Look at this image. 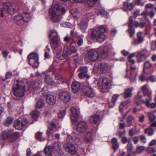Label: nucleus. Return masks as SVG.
I'll use <instances>...</instances> for the list:
<instances>
[{
  "label": "nucleus",
  "mask_w": 156,
  "mask_h": 156,
  "mask_svg": "<svg viewBox=\"0 0 156 156\" xmlns=\"http://www.w3.org/2000/svg\"><path fill=\"white\" fill-rule=\"evenodd\" d=\"M51 20L54 23H57L61 19V15L65 13V9L58 4H56L49 9Z\"/></svg>",
  "instance_id": "1"
},
{
  "label": "nucleus",
  "mask_w": 156,
  "mask_h": 156,
  "mask_svg": "<svg viewBox=\"0 0 156 156\" xmlns=\"http://www.w3.org/2000/svg\"><path fill=\"white\" fill-rule=\"evenodd\" d=\"M145 23L144 22H141L139 23L136 21H133L132 17L130 16L129 19V28L126 31L129 33L131 38L133 37L135 35V29L133 28V27L135 26L136 28L140 27L141 28H143L145 27Z\"/></svg>",
  "instance_id": "2"
},
{
  "label": "nucleus",
  "mask_w": 156,
  "mask_h": 156,
  "mask_svg": "<svg viewBox=\"0 0 156 156\" xmlns=\"http://www.w3.org/2000/svg\"><path fill=\"white\" fill-rule=\"evenodd\" d=\"M105 30V28L103 26L93 30L91 34V38L92 39L96 38L98 42H102L105 39V36L103 33Z\"/></svg>",
  "instance_id": "3"
},
{
  "label": "nucleus",
  "mask_w": 156,
  "mask_h": 156,
  "mask_svg": "<svg viewBox=\"0 0 156 156\" xmlns=\"http://www.w3.org/2000/svg\"><path fill=\"white\" fill-rule=\"evenodd\" d=\"M17 83L16 86L12 89L13 94L16 97L23 96L24 94V91L29 90V89L26 88L24 85L21 84V81L20 84H19L20 82L19 80H17Z\"/></svg>",
  "instance_id": "4"
},
{
  "label": "nucleus",
  "mask_w": 156,
  "mask_h": 156,
  "mask_svg": "<svg viewBox=\"0 0 156 156\" xmlns=\"http://www.w3.org/2000/svg\"><path fill=\"white\" fill-rule=\"evenodd\" d=\"M18 9V7H14L13 5H12L9 2H7L3 4V8L1 9V16L4 17V14L5 13H8L9 14H12L16 12Z\"/></svg>",
  "instance_id": "5"
},
{
  "label": "nucleus",
  "mask_w": 156,
  "mask_h": 156,
  "mask_svg": "<svg viewBox=\"0 0 156 156\" xmlns=\"http://www.w3.org/2000/svg\"><path fill=\"white\" fill-rule=\"evenodd\" d=\"M29 64L34 68H37L38 66V55L35 53H31L27 56Z\"/></svg>",
  "instance_id": "6"
},
{
  "label": "nucleus",
  "mask_w": 156,
  "mask_h": 156,
  "mask_svg": "<svg viewBox=\"0 0 156 156\" xmlns=\"http://www.w3.org/2000/svg\"><path fill=\"white\" fill-rule=\"evenodd\" d=\"M28 123V120L27 118L24 117L21 120L20 119L15 120L13 124L14 127L18 129H22Z\"/></svg>",
  "instance_id": "7"
},
{
  "label": "nucleus",
  "mask_w": 156,
  "mask_h": 156,
  "mask_svg": "<svg viewBox=\"0 0 156 156\" xmlns=\"http://www.w3.org/2000/svg\"><path fill=\"white\" fill-rule=\"evenodd\" d=\"M59 99L64 103L69 102L71 99V96L69 92L67 91H62L59 94Z\"/></svg>",
  "instance_id": "8"
},
{
  "label": "nucleus",
  "mask_w": 156,
  "mask_h": 156,
  "mask_svg": "<svg viewBox=\"0 0 156 156\" xmlns=\"http://www.w3.org/2000/svg\"><path fill=\"white\" fill-rule=\"evenodd\" d=\"M66 151L72 155L75 154L76 151L75 146L71 143H67L64 145Z\"/></svg>",
  "instance_id": "9"
},
{
  "label": "nucleus",
  "mask_w": 156,
  "mask_h": 156,
  "mask_svg": "<svg viewBox=\"0 0 156 156\" xmlns=\"http://www.w3.org/2000/svg\"><path fill=\"white\" fill-rule=\"evenodd\" d=\"M70 110L72 114L70 116V119L72 123L75 124L77 122V119L79 117V112L74 107L71 108Z\"/></svg>",
  "instance_id": "10"
},
{
  "label": "nucleus",
  "mask_w": 156,
  "mask_h": 156,
  "mask_svg": "<svg viewBox=\"0 0 156 156\" xmlns=\"http://www.w3.org/2000/svg\"><path fill=\"white\" fill-rule=\"evenodd\" d=\"M88 58L92 61H96L99 58V54L98 52L94 49L90 50L88 53Z\"/></svg>",
  "instance_id": "11"
},
{
  "label": "nucleus",
  "mask_w": 156,
  "mask_h": 156,
  "mask_svg": "<svg viewBox=\"0 0 156 156\" xmlns=\"http://www.w3.org/2000/svg\"><path fill=\"white\" fill-rule=\"evenodd\" d=\"M87 123L85 121H81L77 124L76 130L79 133H83L87 129Z\"/></svg>",
  "instance_id": "12"
},
{
  "label": "nucleus",
  "mask_w": 156,
  "mask_h": 156,
  "mask_svg": "<svg viewBox=\"0 0 156 156\" xmlns=\"http://www.w3.org/2000/svg\"><path fill=\"white\" fill-rule=\"evenodd\" d=\"M137 39H134L133 41L131 42L132 44L134 45H137L142 43L144 41V35L142 32H139L137 34Z\"/></svg>",
  "instance_id": "13"
},
{
  "label": "nucleus",
  "mask_w": 156,
  "mask_h": 156,
  "mask_svg": "<svg viewBox=\"0 0 156 156\" xmlns=\"http://www.w3.org/2000/svg\"><path fill=\"white\" fill-rule=\"evenodd\" d=\"M108 50V48L105 46L100 47L98 48V52L101 58H104L107 56Z\"/></svg>",
  "instance_id": "14"
},
{
  "label": "nucleus",
  "mask_w": 156,
  "mask_h": 156,
  "mask_svg": "<svg viewBox=\"0 0 156 156\" xmlns=\"http://www.w3.org/2000/svg\"><path fill=\"white\" fill-rule=\"evenodd\" d=\"M141 90L144 96H146L148 97L149 99L152 98V93L149 90L148 86L147 84L143 86Z\"/></svg>",
  "instance_id": "15"
},
{
  "label": "nucleus",
  "mask_w": 156,
  "mask_h": 156,
  "mask_svg": "<svg viewBox=\"0 0 156 156\" xmlns=\"http://www.w3.org/2000/svg\"><path fill=\"white\" fill-rule=\"evenodd\" d=\"M98 68L103 73H107L109 69L108 64L105 62H101L99 63Z\"/></svg>",
  "instance_id": "16"
},
{
  "label": "nucleus",
  "mask_w": 156,
  "mask_h": 156,
  "mask_svg": "<svg viewBox=\"0 0 156 156\" xmlns=\"http://www.w3.org/2000/svg\"><path fill=\"white\" fill-rule=\"evenodd\" d=\"M60 55L59 58L61 59H63L67 58L70 55L69 48L67 47H65L63 49L60 51Z\"/></svg>",
  "instance_id": "17"
},
{
  "label": "nucleus",
  "mask_w": 156,
  "mask_h": 156,
  "mask_svg": "<svg viewBox=\"0 0 156 156\" xmlns=\"http://www.w3.org/2000/svg\"><path fill=\"white\" fill-rule=\"evenodd\" d=\"M83 92L86 96L89 97H92L95 94L93 89L90 87H86L83 90Z\"/></svg>",
  "instance_id": "18"
},
{
  "label": "nucleus",
  "mask_w": 156,
  "mask_h": 156,
  "mask_svg": "<svg viewBox=\"0 0 156 156\" xmlns=\"http://www.w3.org/2000/svg\"><path fill=\"white\" fill-rule=\"evenodd\" d=\"M45 98H46V102L49 105H53L55 103L56 98L51 94H46Z\"/></svg>",
  "instance_id": "19"
},
{
  "label": "nucleus",
  "mask_w": 156,
  "mask_h": 156,
  "mask_svg": "<svg viewBox=\"0 0 156 156\" xmlns=\"http://www.w3.org/2000/svg\"><path fill=\"white\" fill-rule=\"evenodd\" d=\"M42 81L41 80H37L33 82L30 85L29 88H27L30 90L31 89H37L40 87L42 84Z\"/></svg>",
  "instance_id": "20"
},
{
  "label": "nucleus",
  "mask_w": 156,
  "mask_h": 156,
  "mask_svg": "<svg viewBox=\"0 0 156 156\" xmlns=\"http://www.w3.org/2000/svg\"><path fill=\"white\" fill-rule=\"evenodd\" d=\"M56 127V124L53 122L50 124V126L48 127L47 131V134L48 136H52L54 131V129Z\"/></svg>",
  "instance_id": "21"
},
{
  "label": "nucleus",
  "mask_w": 156,
  "mask_h": 156,
  "mask_svg": "<svg viewBox=\"0 0 156 156\" xmlns=\"http://www.w3.org/2000/svg\"><path fill=\"white\" fill-rule=\"evenodd\" d=\"M93 133L92 131H87L83 137L84 141L86 143H88L92 139Z\"/></svg>",
  "instance_id": "22"
},
{
  "label": "nucleus",
  "mask_w": 156,
  "mask_h": 156,
  "mask_svg": "<svg viewBox=\"0 0 156 156\" xmlns=\"http://www.w3.org/2000/svg\"><path fill=\"white\" fill-rule=\"evenodd\" d=\"M88 21L89 19L86 18L82 20L80 23V28L83 32H84L87 28Z\"/></svg>",
  "instance_id": "23"
},
{
  "label": "nucleus",
  "mask_w": 156,
  "mask_h": 156,
  "mask_svg": "<svg viewBox=\"0 0 156 156\" xmlns=\"http://www.w3.org/2000/svg\"><path fill=\"white\" fill-rule=\"evenodd\" d=\"M109 84L108 79L106 77H104L102 79L100 87L101 88L105 89L109 87Z\"/></svg>",
  "instance_id": "24"
},
{
  "label": "nucleus",
  "mask_w": 156,
  "mask_h": 156,
  "mask_svg": "<svg viewBox=\"0 0 156 156\" xmlns=\"http://www.w3.org/2000/svg\"><path fill=\"white\" fill-rule=\"evenodd\" d=\"M14 20L15 23L19 26L22 25L25 23L21 15H18L15 16Z\"/></svg>",
  "instance_id": "25"
},
{
  "label": "nucleus",
  "mask_w": 156,
  "mask_h": 156,
  "mask_svg": "<svg viewBox=\"0 0 156 156\" xmlns=\"http://www.w3.org/2000/svg\"><path fill=\"white\" fill-rule=\"evenodd\" d=\"M53 149L52 146H46L44 149V151L46 156H52Z\"/></svg>",
  "instance_id": "26"
},
{
  "label": "nucleus",
  "mask_w": 156,
  "mask_h": 156,
  "mask_svg": "<svg viewBox=\"0 0 156 156\" xmlns=\"http://www.w3.org/2000/svg\"><path fill=\"white\" fill-rule=\"evenodd\" d=\"M19 135L18 132H15L10 134L8 138V140L9 142L11 143L15 141L18 138Z\"/></svg>",
  "instance_id": "27"
},
{
  "label": "nucleus",
  "mask_w": 156,
  "mask_h": 156,
  "mask_svg": "<svg viewBox=\"0 0 156 156\" xmlns=\"http://www.w3.org/2000/svg\"><path fill=\"white\" fill-rule=\"evenodd\" d=\"M71 87L73 92L74 93H76L80 89V83L79 82L75 81L72 83Z\"/></svg>",
  "instance_id": "28"
},
{
  "label": "nucleus",
  "mask_w": 156,
  "mask_h": 156,
  "mask_svg": "<svg viewBox=\"0 0 156 156\" xmlns=\"http://www.w3.org/2000/svg\"><path fill=\"white\" fill-rule=\"evenodd\" d=\"M100 119L98 115L94 114L89 117V121L91 123L95 124L98 122Z\"/></svg>",
  "instance_id": "29"
},
{
  "label": "nucleus",
  "mask_w": 156,
  "mask_h": 156,
  "mask_svg": "<svg viewBox=\"0 0 156 156\" xmlns=\"http://www.w3.org/2000/svg\"><path fill=\"white\" fill-rule=\"evenodd\" d=\"M11 133V131L10 130H5L3 131L1 133L0 136V139L4 140L6 139H8L9 136Z\"/></svg>",
  "instance_id": "30"
},
{
  "label": "nucleus",
  "mask_w": 156,
  "mask_h": 156,
  "mask_svg": "<svg viewBox=\"0 0 156 156\" xmlns=\"http://www.w3.org/2000/svg\"><path fill=\"white\" fill-rule=\"evenodd\" d=\"M133 8V4L132 3H129L127 2H124L123 9L126 11H130Z\"/></svg>",
  "instance_id": "31"
},
{
  "label": "nucleus",
  "mask_w": 156,
  "mask_h": 156,
  "mask_svg": "<svg viewBox=\"0 0 156 156\" xmlns=\"http://www.w3.org/2000/svg\"><path fill=\"white\" fill-rule=\"evenodd\" d=\"M25 23H28L30 21L31 16L30 14L27 12H24L21 15Z\"/></svg>",
  "instance_id": "32"
},
{
  "label": "nucleus",
  "mask_w": 156,
  "mask_h": 156,
  "mask_svg": "<svg viewBox=\"0 0 156 156\" xmlns=\"http://www.w3.org/2000/svg\"><path fill=\"white\" fill-rule=\"evenodd\" d=\"M133 90V88H129L127 89L125 92L122 94L123 95V97L124 98H126L131 97L132 92Z\"/></svg>",
  "instance_id": "33"
},
{
  "label": "nucleus",
  "mask_w": 156,
  "mask_h": 156,
  "mask_svg": "<svg viewBox=\"0 0 156 156\" xmlns=\"http://www.w3.org/2000/svg\"><path fill=\"white\" fill-rule=\"evenodd\" d=\"M44 82L48 85H52L55 83L53 78L49 75L46 76L44 79Z\"/></svg>",
  "instance_id": "34"
},
{
  "label": "nucleus",
  "mask_w": 156,
  "mask_h": 156,
  "mask_svg": "<svg viewBox=\"0 0 156 156\" xmlns=\"http://www.w3.org/2000/svg\"><path fill=\"white\" fill-rule=\"evenodd\" d=\"M150 99L148 98L146 99L145 100L140 99H138L137 98H136V102H135L137 105H141L142 104H145L147 106L148 105Z\"/></svg>",
  "instance_id": "35"
},
{
  "label": "nucleus",
  "mask_w": 156,
  "mask_h": 156,
  "mask_svg": "<svg viewBox=\"0 0 156 156\" xmlns=\"http://www.w3.org/2000/svg\"><path fill=\"white\" fill-rule=\"evenodd\" d=\"M144 133L147 134L148 136H151L154 134V129L151 126L144 130Z\"/></svg>",
  "instance_id": "36"
},
{
  "label": "nucleus",
  "mask_w": 156,
  "mask_h": 156,
  "mask_svg": "<svg viewBox=\"0 0 156 156\" xmlns=\"http://www.w3.org/2000/svg\"><path fill=\"white\" fill-rule=\"evenodd\" d=\"M152 66V64L149 61H146L144 64V71L146 73H148L147 71V69H150Z\"/></svg>",
  "instance_id": "37"
},
{
  "label": "nucleus",
  "mask_w": 156,
  "mask_h": 156,
  "mask_svg": "<svg viewBox=\"0 0 156 156\" xmlns=\"http://www.w3.org/2000/svg\"><path fill=\"white\" fill-rule=\"evenodd\" d=\"M154 111H152L147 112L148 117L150 122H153L156 119V116L154 114Z\"/></svg>",
  "instance_id": "38"
},
{
  "label": "nucleus",
  "mask_w": 156,
  "mask_h": 156,
  "mask_svg": "<svg viewBox=\"0 0 156 156\" xmlns=\"http://www.w3.org/2000/svg\"><path fill=\"white\" fill-rule=\"evenodd\" d=\"M31 115L33 119L36 121L39 116V112L37 110H35L31 112Z\"/></svg>",
  "instance_id": "39"
},
{
  "label": "nucleus",
  "mask_w": 156,
  "mask_h": 156,
  "mask_svg": "<svg viewBox=\"0 0 156 156\" xmlns=\"http://www.w3.org/2000/svg\"><path fill=\"white\" fill-rule=\"evenodd\" d=\"M70 139L72 140L73 142L76 144L79 145L81 141L80 139L76 136H71Z\"/></svg>",
  "instance_id": "40"
},
{
  "label": "nucleus",
  "mask_w": 156,
  "mask_h": 156,
  "mask_svg": "<svg viewBox=\"0 0 156 156\" xmlns=\"http://www.w3.org/2000/svg\"><path fill=\"white\" fill-rule=\"evenodd\" d=\"M134 120L133 117L132 115H130L127 118L126 122V126L129 127L132 125V121Z\"/></svg>",
  "instance_id": "41"
},
{
  "label": "nucleus",
  "mask_w": 156,
  "mask_h": 156,
  "mask_svg": "<svg viewBox=\"0 0 156 156\" xmlns=\"http://www.w3.org/2000/svg\"><path fill=\"white\" fill-rule=\"evenodd\" d=\"M13 119L11 117H8L5 121L4 123V125L6 126H8L11 124L12 121Z\"/></svg>",
  "instance_id": "42"
},
{
  "label": "nucleus",
  "mask_w": 156,
  "mask_h": 156,
  "mask_svg": "<svg viewBox=\"0 0 156 156\" xmlns=\"http://www.w3.org/2000/svg\"><path fill=\"white\" fill-rule=\"evenodd\" d=\"M135 55L134 53H132L129 55L128 57V62L133 64H134L135 63V60L132 58L135 56Z\"/></svg>",
  "instance_id": "43"
},
{
  "label": "nucleus",
  "mask_w": 156,
  "mask_h": 156,
  "mask_svg": "<svg viewBox=\"0 0 156 156\" xmlns=\"http://www.w3.org/2000/svg\"><path fill=\"white\" fill-rule=\"evenodd\" d=\"M44 103V100L43 99H40L37 101V103L35 105V108L37 109L40 108L43 105Z\"/></svg>",
  "instance_id": "44"
},
{
  "label": "nucleus",
  "mask_w": 156,
  "mask_h": 156,
  "mask_svg": "<svg viewBox=\"0 0 156 156\" xmlns=\"http://www.w3.org/2000/svg\"><path fill=\"white\" fill-rule=\"evenodd\" d=\"M139 138L140 140L141 141V142L145 144L147 143V139L145 136L144 135H141L139 136Z\"/></svg>",
  "instance_id": "45"
},
{
  "label": "nucleus",
  "mask_w": 156,
  "mask_h": 156,
  "mask_svg": "<svg viewBox=\"0 0 156 156\" xmlns=\"http://www.w3.org/2000/svg\"><path fill=\"white\" fill-rule=\"evenodd\" d=\"M70 55L74 53H76L77 50L76 48L73 46H71L69 49Z\"/></svg>",
  "instance_id": "46"
},
{
  "label": "nucleus",
  "mask_w": 156,
  "mask_h": 156,
  "mask_svg": "<svg viewBox=\"0 0 156 156\" xmlns=\"http://www.w3.org/2000/svg\"><path fill=\"white\" fill-rule=\"evenodd\" d=\"M152 100V98H150L149 100V102L148 105L147 106L153 109L155 108L156 107V103H151V101Z\"/></svg>",
  "instance_id": "47"
},
{
  "label": "nucleus",
  "mask_w": 156,
  "mask_h": 156,
  "mask_svg": "<svg viewBox=\"0 0 156 156\" xmlns=\"http://www.w3.org/2000/svg\"><path fill=\"white\" fill-rule=\"evenodd\" d=\"M53 146L56 150H59L61 147V144L58 142H55L53 145Z\"/></svg>",
  "instance_id": "48"
},
{
  "label": "nucleus",
  "mask_w": 156,
  "mask_h": 156,
  "mask_svg": "<svg viewBox=\"0 0 156 156\" xmlns=\"http://www.w3.org/2000/svg\"><path fill=\"white\" fill-rule=\"evenodd\" d=\"M145 149L144 146H140L137 147V153H140L144 151Z\"/></svg>",
  "instance_id": "49"
},
{
  "label": "nucleus",
  "mask_w": 156,
  "mask_h": 156,
  "mask_svg": "<svg viewBox=\"0 0 156 156\" xmlns=\"http://www.w3.org/2000/svg\"><path fill=\"white\" fill-rule=\"evenodd\" d=\"M98 0H87L88 4L90 6H93L97 2Z\"/></svg>",
  "instance_id": "50"
},
{
  "label": "nucleus",
  "mask_w": 156,
  "mask_h": 156,
  "mask_svg": "<svg viewBox=\"0 0 156 156\" xmlns=\"http://www.w3.org/2000/svg\"><path fill=\"white\" fill-rule=\"evenodd\" d=\"M51 48L55 49L59 47V45L58 44V41L51 42Z\"/></svg>",
  "instance_id": "51"
},
{
  "label": "nucleus",
  "mask_w": 156,
  "mask_h": 156,
  "mask_svg": "<svg viewBox=\"0 0 156 156\" xmlns=\"http://www.w3.org/2000/svg\"><path fill=\"white\" fill-rule=\"evenodd\" d=\"M133 145L131 143H128L127 146V149L128 153H130L133 149Z\"/></svg>",
  "instance_id": "52"
},
{
  "label": "nucleus",
  "mask_w": 156,
  "mask_h": 156,
  "mask_svg": "<svg viewBox=\"0 0 156 156\" xmlns=\"http://www.w3.org/2000/svg\"><path fill=\"white\" fill-rule=\"evenodd\" d=\"M42 133L40 132H38L35 134V137L37 140L40 141L43 140V139L42 138Z\"/></svg>",
  "instance_id": "53"
},
{
  "label": "nucleus",
  "mask_w": 156,
  "mask_h": 156,
  "mask_svg": "<svg viewBox=\"0 0 156 156\" xmlns=\"http://www.w3.org/2000/svg\"><path fill=\"white\" fill-rule=\"evenodd\" d=\"M66 110L65 109L60 111L58 114V116L59 118H62L65 115Z\"/></svg>",
  "instance_id": "54"
},
{
  "label": "nucleus",
  "mask_w": 156,
  "mask_h": 156,
  "mask_svg": "<svg viewBox=\"0 0 156 156\" xmlns=\"http://www.w3.org/2000/svg\"><path fill=\"white\" fill-rule=\"evenodd\" d=\"M78 76L79 78L81 79H82L84 77H86L88 78H89L90 77L89 75H87L86 74H84L83 73L81 72L79 73Z\"/></svg>",
  "instance_id": "55"
},
{
  "label": "nucleus",
  "mask_w": 156,
  "mask_h": 156,
  "mask_svg": "<svg viewBox=\"0 0 156 156\" xmlns=\"http://www.w3.org/2000/svg\"><path fill=\"white\" fill-rule=\"evenodd\" d=\"M119 96V95L118 94H114L113 96L112 97V100L113 104H114L115 103L117 100Z\"/></svg>",
  "instance_id": "56"
},
{
  "label": "nucleus",
  "mask_w": 156,
  "mask_h": 156,
  "mask_svg": "<svg viewBox=\"0 0 156 156\" xmlns=\"http://www.w3.org/2000/svg\"><path fill=\"white\" fill-rule=\"evenodd\" d=\"M119 143L113 144L112 147L114 151H116L119 148Z\"/></svg>",
  "instance_id": "57"
},
{
  "label": "nucleus",
  "mask_w": 156,
  "mask_h": 156,
  "mask_svg": "<svg viewBox=\"0 0 156 156\" xmlns=\"http://www.w3.org/2000/svg\"><path fill=\"white\" fill-rule=\"evenodd\" d=\"M73 59L76 63H77L79 62V55L78 53H76L75 55H73Z\"/></svg>",
  "instance_id": "58"
},
{
  "label": "nucleus",
  "mask_w": 156,
  "mask_h": 156,
  "mask_svg": "<svg viewBox=\"0 0 156 156\" xmlns=\"http://www.w3.org/2000/svg\"><path fill=\"white\" fill-rule=\"evenodd\" d=\"M79 70L81 73H83L84 74H86L87 71V68L85 67H82L80 68Z\"/></svg>",
  "instance_id": "59"
},
{
  "label": "nucleus",
  "mask_w": 156,
  "mask_h": 156,
  "mask_svg": "<svg viewBox=\"0 0 156 156\" xmlns=\"http://www.w3.org/2000/svg\"><path fill=\"white\" fill-rule=\"evenodd\" d=\"M147 152L149 154L153 153L155 151V149L154 148L152 147H148L147 149Z\"/></svg>",
  "instance_id": "60"
},
{
  "label": "nucleus",
  "mask_w": 156,
  "mask_h": 156,
  "mask_svg": "<svg viewBox=\"0 0 156 156\" xmlns=\"http://www.w3.org/2000/svg\"><path fill=\"white\" fill-rule=\"evenodd\" d=\"M127 72V76L128 77H129L131 80H132V78H133V75L132 74V71L131 70L130 71H128L127 69L126 70ZM132 81V80H131Z\"/></svg>",
  "instance_id": "61"
},
{
  "label": "nucleus",
  "mask_w": 156,
  "mask_h": 156,
  "mask_svg": "<svg viewBox=\"0 0 156 156\" xmlns=\"http://www.w3.org/2000/svg\"><path fill=\"white\" fill-rule=\"evenodd\" d=\"M58 37L56 35L52 36L51 38V42H58Z\"/></svg>",
  "instance_id": "62"
},
{
  "label": "nucleus",
  "mask_w": 156,
  "mask_h": 156,
  "mask_svg": "<svg viewBox=\"0 0 156 156\" xmlns=\"http://www.w3.org/2000/svg\"><path fill=\"white\" fill-rule=\"evenodd\" d=\"M142 97V95L141 93L139 92L137 93V96L134 99L135 102H136V98H137L138 99H141Z\"/></svg>",
  "instance_id": "63"
},
{
  "label": "nucleus",
  "mask_w": 156,
  "mask_h": 156,
  "mask_svg": "<svg viewBox=\"0 0 156 156\" xmlns=\"http://www.w3.org/2000/svg\"><path fill=\"white\" fill-rule=\"evenodd\" d=\"M55 78L58 81V83H59L60 82L62 79V77L60 75L57 74L55 76Z\"/></svg>",
  "instance_id": "64"
}]
</instances>
